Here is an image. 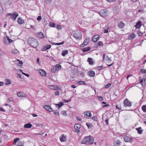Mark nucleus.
Wrapping results in <instances>:
<instances>
[{
  "label": "nucleus",
  "mask_w": 146,
  "mask_h": 146,
  "mask_svg": "<svg viewBox=\"0 0 146 146\" xmlns=\"http://www.w3.org/2000/svg\"><path fill=\"white\" fill-rule=\"evenodd\" d=\"M94 138L91 136H86L81 141V143L85 144L87 142H88L90 144H92L94 143Z\"/></svg>",
  "instance_id": "f257e3e1"
},
{
  "label": "nucleus",
  "mask_w": 146,
  "mask_h": 146,
  "mask_svg": "<svg viewBox=\"0 0 146 146\" xmlns=\"http://www.w3.org/2000/svg\"><path fill=\"white\" fill-rule=\"evenodd\" d=\"M28 43L33 48H36L38 45L37 40L33 38H29L28 40Z\"/></svg>",
  "instance_id": "f03ea898"
},
{
  "label": "nucleus",
  "mask_w": 146,
  "mask_h": 146,
  "mask_svg": "<svg viewBox=\"0 0 146 146\" xmlns=\"http://www.w3.org/2000/svg\"><path fill=\"white\" fill-rule=\"evenodd\" d=\"M124 106L125 107L127 106L130 107L131 106V102L129 100L127 99H126L123 101Z\"/></svg>",
  "instance_id": "7ed1b4c3"
},
{
  "label": "nucleus",
  "mask_w": 146,
  "mask_h": 146,
  "mask_svg": "<svg viewBox=\"0 0 146 146\" xmlns=\"http://www.w3.org/2000/svg\"><path fill=\"white\" fill-rule=\"evenodd\" d=\"M10 18L12 20L15 21L16 18L18 16V13L17 12H15L14 13H10Z\"/></svg>",
  "instance_id": "20e7f679"
},
{
  "label": "nucleus",
  "mask_w": 146,
  "mask_h": 146,
  "mask_svg": "<svg viewBox=\"0 0 146 146\" xmlns=\"http://www.w3.org/2000/svg\"><path fill=\"white\" fill-rule=\"evenodd\" d=\"M5 35L4 37V42L6 44H9V37L5 33Z\"/></svg>",
  "instance_id": "39448f33"
},
{
  "label": "nucleus",
  "mask_w": 146,
  "mask_h": 146,
  "mask_svg": "<svg viewBox=\"0 0 146 146\" xmlns=\"http://www.w3.org/2000/svg\"><path fill=\"white\" fill-rule=\"evenodd\" d=\"M84 117L86 118H88L92 116V114L89 111H87L84 113Z\"/></svg>",
  "instance_id": "423d86ee"
},
{
  "label": "nucleus",
  "mask_w": 146,
  "mask_h": 146,
  "mask_svg": "<svg viewBox=\"0 0 146 146\" xmlns=\"http://www.w3.org/2000/svg\"><path fill=\"white\" fill-rule=\"evenodd\" d=\"M17 95L18 97H19L26 98L27 97V95L26 94L21 92L18 93Z\"/></svg>",
  "instance_id": "0eeeda50"
},
{
  "label": "nucleus",
  "mask_w": 146,
  "mask_h": 146,
  "mask_svg": "<svg viewBox=\"0 0 146 146\" xmlns=\"http://www.w3.org/2000/svg\"><path fill=\"white\" fill-rule=\"evenodd\" d=\"M81 127V125L79 124H76L74 125V128L77 133L80 131L79 129Z\"/></svg>",
  "instance_id": "6e6552de"
},
{
  "label": "nucleus",
  "mask_w": 146,
  "mask_h": 146,
  "mask_svg": "<svg viewBox=\"0 0 146 146\" xmlns=\"http://www.w3.org/2000/svg\"><path fill=\"white\" fill-rule=\"evenodd\" d=\"M40 75L42 76H45L46 75L45 71L43 69H40L39 70Z\"/></svg>",
  "instance_id": "1a4fd4ad"
},
{
  "label": "nucleus",
  "mask_w": 146,
  "mask_h": 146,
  "mask_svg": "<svg viewBox=\"0 0 146 146\" xmlns=\"http://www.w3.org/2000/svg\"><path fill=\"white\" fill-rule=\"evenodd\" d=\"M89 41V38H86L83 43L80 45V46L83 47L84 46L88 44Z\"/></svg>",
  "instance_id": "9d476101"
},
{
  "label": "nucleus",
  "mask_w": 146,
  "mask_h": 146,
  "mask_svg": "<svg viewBox=\"0 0 146 146\" xmlns=\"http://www.w3.org/2000/svg\"><path fill=\"white\" fill-rule=\"evenodd\" d=\"M99 36L98 35L94 36L92 38V40L94 42H96L99 39Z\"/></svg>",
  "instance_id": "9b49d317"
},
{
  "label": "nucleus",
  "mask_w": 146,
  "mask_h": 146,
  "mask_svg": "<svg viewBox=\"0 0 146 146\" xmlns=\"http://www.w3.org/2000/svg\"><path fill=\"white\" fill-rule=\"evenodd\" d=\"M44 108L46 110L51 112L52 111V110L51 108L49 105H44Z\"/></svg>",
  "instance_id": "f8f14e48"
},
{
  "label": "nucleus",
  "mask_w": 146,
  "mask_h": 146,
  "mask_svg": "<svg viewBox=\"0 0 146 146\" xmlns=\"http://www.w3.org/2000/svg\"><path fill=\"white\" fill-rule=\"evenodd\" d=\"M124 141L126 142H131L132 141V139L131 138L129 137H125L124 138Z\"/></svg>",
  "instance_id": "ddd939ff"
},
{
  "label": "nucleus",
  "mask_w": 146,
  "mask_h": 146,
  "mask_svg": "<svg viewBox=\"0 0 146 146\" xmlns=\"http://www.w3.org/2000/svg\"><path fill=\"white\" fill-rule=\"evenodd\" d=\"M99 13L100 15L102 17L105 16L107 14L106 11L104 9L100 11Z\"/></svg>",
  "instance_id": "4468645a"
},
{
  "label": "nucleus",
  "mask_w": 146,
  "mask_h": 146,
  "mask_svg": "<svg viewBox=\"0 0 146 146\" xmlns=\"http://www.w3.org/2000/svg\"><path fill=\"white\" fill-rule=\"evenodd\" d=\"M118 27L121 28H122L125 26L124 24L121 21H120L118 22L117 24Z\"/></svg>",
  "instance_id": "2eb2a0df"
},
{
  "label": "nucleus",
  "mask_w": 146,
  "mask_h": 146,
  "mask_svg": "<svg viewBox=\"0 0 146 146\" xmlns=\"http://www.w3.org/2000/svg\"><path fill=\"white\" fill-rule=\"evenodd\" d=\"M48 88L54 90H58L59 89L58 87H57V86L54 85H49L48 86Z\"/></svg>",
  "instance_id": "dca6fc26"
},
{
  "label": "nucleus",
  "mask_w": 146,
  "mask_h": 146,
  "mask_svg": "<svg viewBox=\"0 0 146 146\" xmlns=\"http://www.w3.org/2000/svg\"><path fill=\"white\" fill-rule=\"evenodd\" d=\"M142 25V22L140 21H138L136 23L135 25V27L137 29H139L141 26Z\"/></svg>",
  "instance_id": "f3484780"
},
{
  "label": "nucleus",
  "mask_w": 146,
  "mask_h": 146,
  "mask_svg": "<svg viewBox=\"0 0 146 146\" xmlns=\"http://www.w3.org/2000/svg\"><path fill=\"white\" fill-rule=\"evenodd\" d=\"M50 47L51 46L50 45H46L44 46L43 48H42V51L46 50L50 48Z\"/></svg>",
  "instance_id": "a211bd4d"
},
{
  "label": "nucleus",
  "mask_w": 146,
  "mask_h": 146,
  "mask_svg": "<svg viewBox=\"0 0 146 146\" xmlns=\"http://www.w3.org/2000/svg\"><path fill=\"white\" fill-rule=\"evenodd\" d=\"M74 37L77 39H79L80 37V33L78 32L75 33L73 34Z\"/></svg>",
  "instance_id": "6ab92c4d"
},
{
  "label": "nucleus",
  "mask_w": 146,
  "mask_h": 146,
  "mask_svg": "<svg viewBox=\"0 0 146 146\" xmlns=\"http://www.w3.org/2000/svg\"><path fill=\"white\" fill-rule=\"evenodd\" d=\"M60 139L61 142H63L66 140V137L64 135H62V137H60Z\"/></svg>",
  "instance_id": "aec40b11"
},
{
  "label": "nucleus",
  "mask_w": 146,
  "mask_h": 146,
  "mask_svg": "<svg viewBox=\"0 0 146 146\" xmlns=\"http://www.w3.org/2000/svg\"><path fill=\"white\" fill-rule=\"evenodd\" d=\"M37 36L41 38H42L45 37V35L42 32H39L37 35Z\"/></svg>",
  "instance_id": "412c9836"
},
{
  "label": "nucleus",
  "mask_w": 146,
  "mask_h": 146,
  "mask_svg": "<svg viewBox=\"0 0 146 146\" xmlns=\"http://www.w3.org/2000/svg\"><path fill=\"white\" fill-rule=\"evenodd\" d=\"M17 22L19 24H22L24 23V21L21 18L19 17L17 19Z\"/></svg>",
  "instance_id": "4be33fe9"
},
{
  "label": "nucleus",
  "mask_w": 146,
  "mask_h": 146,
  "mask_svg": "<svg viewBox=\"0 0 146 146\" xmlns=\"http://www.w3.org/2000/svg\"><path fill=\"white\" fill-rule=\"evenodd\" d=\"M88 75L91 77H93L95 75V73L92 70H91L88 72Z\"/></svg>",
  "instance_id": "5701e85b"
},
{
  "label": "nucleus",
  "mask_w": 146,
  "mask_h": 146,
  "mask_svg": "<svg viewBox=\"0 0 146 146\" xmlns=\"http://www.w3.org/2000/svg\"><path fill=\"white\" fill-rule=\"evenodd\" d=\"M32 126V125L31 123H29L25 124L24 126V127L25 128H31Z\"/></svg>",
  "instance_id": "b1692460"
},
{
  "label": "nucleus",
  "mask_w": 146,
  "mask_h": 146,
  "mask_svg": "<svg viewBox=\"0 0 146 146\" xmlns=\"http://www.w3.org/2000/svg\"><path fill=\"white\" fill-rule=\"evenodd\" d=\"M121 143V142L120 141L117 140L114 142V146H119Z\"/></svg>",
  "instance_id": "393cba45"
},
{
  "label": "nucleus",
  "mask_w": 146,
  "mask_h": 146,
  "mask_svg": "<svg viewBox=\"0 0 146 146\" xmlns=\"http://www.w3.org/2000/svg\"><path fill=\"white\" fill-rule=\"evenodd\" d=\"M88 62L90 64L92 65L94 64V62L92 59L91 58H89L88 59Z\"/></svg>",
  "instance_id": "a878e982"
},
{
  "label": "nucleus",
  "mask_w": 146,
  "mask_h": 146,
  "mask_svg": "<svg viewBox=\"0 0 146 146\" xmlns=\"http://www.w3.org/2000/svg\"><path fill=\"white\" fill-rule=\"evenodd\" d=\"M54 66L57 71L58 70L60 69L61 68V66L59 64H56Z\"/></svg>",
  "instance_id": "bb28decb"
},
{
  "label": "nucleus",
  "mask_w": 146,
  "mask_h": 146,
  "mask_svg": "<svg viewBox=\"0 0 146 146\" xmlns=\"http://www.w3.org/2000/svg\"><path fill=\"white\" fill-rule=\"evenodd\" d=\"M68 53V51L67 50H64L62 51V55L63 56H65Z\"/></svg>",
  "instance_id": "cd10ccee"
},
{
  "label": "nucleus",
  "mask_w": 146,
  "mask_h": 146,
  "mask_svg": "<svg viewBox=\"0 0 146 146\" xmlns=\"http://www.w3.org/2000/svg\"><path fill=\"white\" fill-rule=\"evenodd\" d=\"M136 129L137 130L139 134H141L142 133V130L141 127H139L138 128H136Z\"/></svg>",
  "instance_id": "c85d7f7f"
},
{
  "label": "nucleus",
  "mask_w": 146,
  "mask_h": 146,
  "mask_svg": "<svg viewBox=\"0 0 146 146\" xmlns=\"http://www.w3.org/2000/svg\"><path fill=\"white\" fill-rule=\"evenodd\" d=\"M56 106H58V108L64 105V103L62 102H60L58 104H55Z\"/></svg>",
  "instance_id": "c756f323"
},
{
  "label": "nucleus",
  "mask_w": 146,
  "mask_h": 146,
  "mask_svg": "<svg viewBox=\"0 0 146 146\" xmlns=\"http://www.w3.org/2000/svg\"><path fill=\"white\" fill-rule=\"evenodd\" d=\"M64 43V41H63L62 42L60 43H54L52 42V44L53 45H59L63 44Z\"/></svg>",
  "instance_id": "7c9ffc66"
},
{
  "label": "nucleus",
  "mask_w": 146,
  "mask_h": 146,
  "mask_svg": "<svg viewBox=\"0 0 146 146\" xmlns=\"http://www.w3.org/2000/svg\"><path fill=\"white\" fill-rule=\"evenodd\" d=\"M49 26L51 27H56V25L52 22H50L49 23Z\"/></svg>",
  "instance_id": "2f4dec72"
},
{
  "label": "nucleus",
  "mask_w": 146,
  "mask_h": 146,
  "mask_svg": "<svg viewBox=\"0 0 146 146\" xmlns=\"http://www.w3.org/2000/svg\"><path fill=\"white\" fill-rule=\"evenodd\" d=\"M90 47L84 48L83 49L82 51L84 52H85L89 51L90 50Z\"/></svg>",
  "instance_id": "473e14b6"
},
{
  "label": "nucleus",
  "mask_w": 146,
  "mask_h": 146,
  "mask_svg": "<svg viewBox=\"0 0 146 146\" xmlns=\"http://www.w3.org/2000/svg\"><path fill=\"white\" fill-rule=\"evenodd\" d=\"M59 110L57 109L55 110L54 111V114L56 116H59Z\"/></svg>",
  "instance_id": "72a5a7b5"
},
{
  "label": "nucleus",
  "mask_w": 146,
  "mask_h": 146,
  "mask_svg": "<svg viewBox=\"0 0 146 146\" xmlns=\"http://www.w3.org/2000/svg\"><path fill=\"white\" fill-rule=\"evenodd\" d=\"M141 108L144 112H146V105H143L142 107Z\"/></svg>",
  "instance_id": "f704fd0d"
},
{
  "label": "nucleus",
  "mask_w": 146,
  "mask_h": 146,
  "mask_svg": "<svg viewBox=\"0 0 146 146\" xmlns=\"http://www.w3.org/2000/svg\"><path fill=\"white\" fill-rule=\"evenodd\" d=\"M17 61L19 62L18 63V65L20 66H21L23 64V62L21 60H19L17 59Z\"/></svg>",
  "instance_id": "c9c22d12"
},
{
  "label": "nucleus",
  "mask_w": 146,
  "mask_h": 146,
  "mask_svg": "<svg viewBox=\"0 0 146 146\" xmlns=\"http://www.w3.org/2000/svg\"><path fill=\"white\" fill-rule=\"evenodd\" d=\"M12 52L13 54H17L19 53V51L16 49H14L12 51Z\"/></svg>",
  "instance_id": "e433bc0d"
},
{
  "label": "nucleus",
  "mask_w": 146,
  "mask_h": 146,
  "mask_svg": "<svg viewBox=\"0 0 146 146\" xmlns=\"http://www.w3.org/2000/svg\"><path fill=\"white\" fill-rule=\"evenodd\" d=\"M135 35L134 33L132 34L131 35L129 36V37L131 39H133L135 38Z\"/></svg>",
  "instance_id": "4c0bfd02"
},
{
  "label": "nucleus",
  "mask_w": 146,
  "mask_h": 146,
  "mask_svg": "<svg viewBox=\"0 0 146 146\" xmlns=\"http://www.w3.org/2000/svg\"><path fill=\"white\" fill-rule=\"evenodd\" d=\"M62 114L64 116H66L67 115L66 111L64 110H63L61 112Z\"/></svg>",
  "instance_id": "58836bf2"
},
{
  "label": "nucleus",
  "mask_w": 146,
  "mask_h": 146,
  "mask_svg": "<svg viewBox=\"0 0 146 146\" xmlns=\"http://www.w3.org/2000/svg\"><path fill=\"white\" fill-rule=\"evenodd\" d=\"M51 71L53 73H55L57 71L54 66L51 68Z\"/></svg>",
  "instance_id": "ea45409f"
},
{
  "label": "nucleus",
  "mask_w": 146,
  "mask_h": 146,
  "mask_svg": "<svg viewBox=\"0 0 146 146\" xmlns=\"http://www.w3.org/2000/svg\"><path fill=\"white\" fill-rule=\"evenodd\" d=\"M143 79H141L140 81V83L142 86H144L145 84V81H144L143 83Z\"/></svg>",
  "instance_id": "a19ab883"
},
{
  "label": "nucleus",
  "mask_w": 146,
  "mask_h": 146,
  "mask_svg": "<svg viewBox=\"0 0 146 146\" xmlns=\"http://www.w3.org/2000/svg\"><path fill=\"white\" fill-rule=\"evenodd\" d=\"M79 84H80V85H86V83L84 81H79Z\"/></svg>",
  "instance_id": "79ce46f5"
},
{
  "label": "nucleus",
  "mask_w": 146,
  "mask_h": 146,
  "mask_svg": "<svg viewBox=\"0 0 146 146\" xmlns=\"http://www.w3.org/2000/svg\"><path fill=\"white\" fill-rule=\"evenodd\" d=\"M19 70L20 71H21L22 72V73L24 75H25V76H27V77H29V75L28 74H26L23 72L22 71L20 70V69H19Z\"/></svg>",
  "instance_id": "37998d69"
},
{
  "label": "nucleus",
  "mask_w": 146,
  "mask_h": 146,
  "mask_svg": "<svg viewBox=\"0 0 146 146\" xmlns=\"http://www.w3.org/2000/svg\"><path fill=\"white\" fill-rule=\"evenodd\" d=\"M19 140V138H17L14 140L13 144H15Z\"/></svg>",
  "instance_id": "c03bdc74"
},
{
  "label": "nucleus",
  "mask_w": 146,
  "mask_h": 146,
  "mask_svg": "<svg viewBox=\"0 0 146 146\" xmlns=\"http://www.w3.org/2000/svg\"><path fill=\"white\" fill-rule=\"evenodd\" d=\"M92 119L95 121H96L98 120V118L96 116L92 117Z\"/></svg>",
  "instance_id": "a18cd8bd"
},
{
  "label": "nucleus",
  "mask_w": 146,
  "mask_h": 146,
  "mask_svg": "<svg viewBox=\"0 0 146 146\" xmlns=\"http://www.w3.org/2000/svg\"><path fill=\"white\" fill-rule=\"evenodd\" d=\"M86 125L87 126L88 128H89L90 127H91L92 126V124L89 123H86Z\"/></svg>",
  "instance_id": "49530a36"
},
{
  "label": "nucleus",
  "mask_w": 146,
  "mask_h": 146,
  "mask_svg": "<svg viewBox=\"0 0 146 146\" xmlns=\"http://www.w3.org/2000/svg\"><path fill=\"white\" fill-rule=\"evenodd\" d=\"M141 72L142 74L146 73V70L141 69Z\"/></svg>",
  "instance_id": "de8ad7c7"
},
{
  "label": "nucleus",
  "mask_w": 146,
  "mask_h": 146,
  "mask_svg": "<svg viewBox=\"0 0 146 146\" xmlns=\"http://www.w3.org/2000/svg\"><path fill=\"white\" fill-rule=\"evenodd\" d=\"M17 146H23V144L21 142L17 144Z\"/></svg>",
  "instance_id": "09e8293b"
},
{
  "label": "nucleus",
  "mask_w": 146,
  "mask_h": 146,
  "mask_svg": "<svg viewBox=\"0 0 146 146\" xmlns=\"http://www.w3.org/2000/svg\"><path fill=\"white\" fill-rule=\"evenodd\" d=\"M98 45L99 46H103V43L101 41H98Z\"/></svg>",
  "instance_id": "8fccbe9b"
},
{
  "label": "nucleus",
  "mask_w": 146,
  "mask_h": 146,
  "mask_svg": "<svg viewBox=\"0 0 146 146\" xmlns=\"http://www.w3.org/2000/svg\"><path fill=\"white\" fill-rule=\"evenodd\" d=\"M56 28L59 30H61L62 29L61 26L59 25H57L56 26Z\"/></svg>",
  "instance_id": "3c124183"
},
{
  "label": "nucleus",
  "mask_w": 146,
  "mask_h": 146,
  "mask_svg": "<svg viewBox=\"0 0 146 146\" xmlns=\"http://www.w3.org/2000/svg\"><path fill=\"white\" fill-rule=\"evenodd\" d=\"M138 35L140 36H141L142 35L143 33H141V31H139L137 33Z\"/></svg>",
  "instance_id": "603ef678"
},
{
  "label": "nucleus",
  "mask_w": 146,
  "mask_h": 146,
  "mask_svg": "<svg viewBox=\"0 0 146 146\" xmlns=\"http://www.w3.org/2000/svg\"><path fill=\"white\" fill-rule=\"evenodd\" d=\"M97 97L98 98V99L100 100H102L103 99V98L102 96H98Z\"/></svg>",
  "instance_id": "864d4df0"
},
{
  "label": "nucleus",
  "mask_w": 146,
  "mask_h": 146,
  "mask_svg": "<svg viewBox=\"0 0 146 146\" xmlns=\"http://www.w3.org/2000/svg\"><path fill=\"white\" fill-rule=\"evenodd\" d=\"M111 85V84H107L105 86V88H109Z\"/></svg>",
  "instance_id": "5fc2aeb1"
},
{
  "label": "nucleus",
  "mask_w": 146,
  "mask_h": 146,
  "mask_svg": "<svg viewBox=\"0 0 146 146\" xmlns=\"http://www.w3.org/2000/svg\"><path fill=\"white\" fill-rule=\"evenodd\" d=\"M76 119L78 121H82V119H81V118L80 117H77Z\"/></svg>",
  "instance_id": "6e6d98bb"
},
{
  "label": "nucleus",
  "mask_w": 146,
  "mask_h": 146,
  "mask_svg": "<svg viewBox=\"0 0 146 146\" xmlns=\"http://www.w3.org/2000/svg\"><path fill=\"white\" fill-rule=\"evenodd\" d=\"M37 20L38 21H40L41 19V17L40 16H38L37 19Z\"/></svg>",
  "instance_id": "4d7b16f0"
},
{
  "label": "nucleus",
  "mask_w": 146,
  "mask_h": 146,
  "mask_svg": "<svg viewBox=\"0 0 146 146\" xmlns=\"http://www.w3.org/2000/svg\"><path fill=\"white\" fill-rule=\"evenodd\" d=\"M106 59L108 60H110V58L108 55L106 56Z\"/></svg>",
  "instance_id": "13d9d810"
},
{
  "label": "nucleus",
  "mask_w": 146,
  "mask_h": 146,
  "mask_svg": "<svg viewBox=\"0 0 146 146\" xmlns=\"http://www.w3.org/2000/svg\"><path fill=\"white\" fill-rule=\"evenodd\" d=\"M116 107L119 110H121V108L120 106H118L117 105L116 106Z\"/></svg>",
  "instance_id": "bf43d9fd"
},
{
  "label": "nucleus",
  "mask_w": 146,
  "mask_h": 146,
  "mask_svg": "<svg viewBox=\"0 0 146 146\" xmlns=\"http://www.w3.org/2000/svg\"><path fill=\"white\" fill-rule=\"evenodd\" d=\"M0 111H1L5 112V110L2 108L0 107Z\"/></svg>",
  "instance_id": "052dcab7"
},
{
  "label": "nucleus",
  "mask_w": 146,
  "mask_h": 146,
  "mask_svg": "<svg viewBox=\"0 0 146 146\" xmlns=\"http://www.w3.org/2000/svg\"><path fill=\"white\" fill-rule=\"evenodd\" d=\"M102 66H98L97 67V69L98 70H100L101 69V68H102Z\"/></svg>",
  "instance_id": "680f3d73"
},
{
  "label": "nucleus",
  "mask_w": 146,
  "mask_h": 146,
  "mask_svg": "<svg viewBox=\"0 0 146 146\" xmlns=\"http://www.w3.org/2000/svg\"><path fill=\"white\" fill-rule=\"evenodd\" d=\"M71 101V100H64L63 101L65 102V103H68V102L70 101Z\"/></svg>",
  "instance_id": "e2e57ef3"
},
{
  "label": "nucleus",
  "mask_w": 146,
  "mask_h": 146,
  "mask_svg": "<svg viewBox=\"0 0 146 146\" xmlns=\"http://www.w3.org/2000/svg\"><path fill=\"white\" fill-rule=\"evenodd\" d=\"M59 92L58 91H56V92L55 93V94L56 95H59Z\"/></svg>",
  "instance_id": "0e129e2a"
},
{
  "label": "nucleus",
  "mask_w": 146,
  "mask_h": 146,
  "mask_svg": "<svg viewBox=\"0 0 146 146\" xmlns=\"http://www.w3.org/2000/svg\"><path fill=\"white\" fill-rule=\"evenodd\" d=\"M108 32V30L107 29H105L104 30V33H107Z\"/></svg>",
  "instance_id": "69168bd1"
},
{
  "label": "nucleus",
  "mask_w": 146,
  "mask_h": 146,
  "mask_svg": "<svg viewBox=\"0 0 146 146\" xmlns=\"http://www.w3.org/2000/svg\"><path fill=\"white\" fill-rule=\"evenodd\" d=\"M3 84L4 83L3 82L0 81V86H3Z\"/></svg>",
  "instance_id": "338daca9"
},
{
  "label": "nucleus",
  "mask_w": 146,
  "mask_h": 146,
  "mask_svg": "<svg viewBox=\"0 0 146 146\" xmlns=\"http://www.w3.org/2000/svg\"><path fill=\"white\" fill-rule=\"evenodd\" d=\"M14 100V99L12 97L10 98V102L13 101Z\"/></svg>",
  "instance_id": "774afa93"
}]
</instances>
